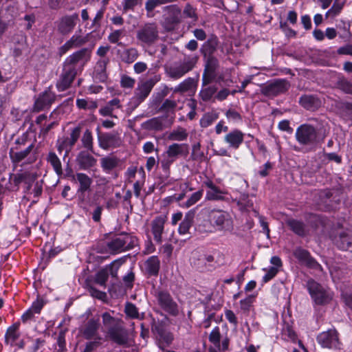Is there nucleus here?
Listing matches in <instances>:
<instances>
[{
	"label": "nucleus",
	"instance_id": "obj_7",
	"mask_svg": "<svg viewBox=\"0 0 352 352\" xmlns=\"http://www.w3.org/2000/svg\"><path fill=\"white\" fill-rule=\"evenodd\" d=\"M155 297L158 305L165 311L173 316H177L179 310L177 303L173 300L168 292L159 289L156 290Z\"/></svg>",
	"mask_w": 352,
	"mask_h": 352
},
{
	"label": "nucleus",
	"instance_id": "obj_36",
	"mask_svg": "<svg viewBox=\"0 0 352 352\" xmlns=\"http://www.w3.org/2000/svg\"><path fill=\"white\" fill-rule=\"evenodd\" d=\"M47 162L51 164L57 175L60 176L63 175L61 162L54 152L50 151L48 153L47 156Z\"/></svg>",
	"mask_w": 352,
	"mask_h": 352
},
{
	"label": "nucleus",
	"instance_id": "obj_44",
	"mask_svg": "<svg viewBox=\"0 0 352 352\" xmlns=\"http://www.w3.org/2000/svg\"><path fill=\"white\" fill-rule=\"evenodd\" d=\"M139 56L138 50L135 47L126 49L122 52V60L126 63H133Z\"/></svg>",
	"mask_w": 352,
	"mask_h": 352
},
{
	"label": "nucleus",
	"instance_id": "obj_60",
	"mask_svg": "<svg viewBox=\"0 0 352 352\" xmlns=\"http://www.w3.org/2000/svg\"><path fill=\"white\" fill-rule=\"evenodd\" d=\"M141 0H123L122 6L124 10H133L140 3Z\"/></svg>",
	"mask_w": 352,
	"mask_h": 352
},
{
	"label": "nucleus",
	"instance_id": "obj_14",
	"mask_svg": "<svg viewBox=\"0 0 352 352\" xmlns=\"http://www.w3.org/2000/svg\"><path fill=\"white\" fill-rule=\"evenodd\" d=\"M289 86L287 80L278 79L265 85L262 89V93L268 97H272L285 92Z\"/></svg>",
	"mask_w": 352,
	"mask_h": 352
},
{
	"label": "nucleus",
	"instance_id": "obj_15",
	"mask_svg": "<svg viewBox=\"0 0 352 352\" xmlns=\"http://www.w3.org/2000/svg\"><path fill=\"white\" fill-rule=\"evenodd\" d=\"M98 141L99 146L104 150L118 148L122 144V139L116 132L98 135Z\"/></svg>",
	"mask_w": 352,
	"mask_h": 352
},
{
	"label": "nucleus",
	"instance_id": "obj_32",
	"mask_svg": "<svg viewBox=\"0 0 352 352\" xmlns=\"http://www.w3.org/2000/svg\"><path fill=\"white\" fill-rule=\"evenodd\" d=\"M19 324L14 323L8 328L5 334V342L11 346H14L16 341L19 339L20 333L19 332Z\"/></svg>",
	"mask_w": 352,
	"mask_h": 352
},
{
	"label": "nucleus",
	"instance_id": "obj_8",
	"mask_svg": "<svg viewBox=\"0 0 352 352\" xmlns=\"http://www.w3.org/2000/svg\"><path fill=\"white\" fill-rule=\"evenodd\" d=\"M208 340L213 344V346L209 348V352H223L228 349L230 339L227 336L222 337L217 326L211 331Z\"/></svg>",
	"mask_w": 352,
	"mask_h": 352
},
{
	"label": "nucleus",
	"instance_id": "obj_25",
	"mask_svg": "<svg viewBox=\"0 0 352 352\" xmlns=\"http://www.w3.org/2000/svg\"><path fill=\"white\" fill-rule=\"evenodd\" d=\"M333 242L340 250L352 251V234L350 231L340 232Z\"/></svg>",
	"mask_w": 352,
	"mask_h": 352
},
{
	"label": "nucleus",
	"instance_id": "obj_59",
	"mask_svg": "<svg viewBox=\"0 0 352 352\" xmlns=\"http://www.w3.org/2000/svg\"><path fill=\"white\" fill-rule=\"evenodd\" d=\"M279 270L277 267H270L267 270V273L263 277V280L265 283L268 282L272 279L278 272Z\"/></svg>",
	"mask_w": 352,
	"mask_h": 352
},
{
	"label": "nucleus",
	"instance_id": "obj_13",
	"mask_svg": "<svg viewBox=\"0 0 352 352\" xmlns=\"http://www.w3.org/2000/svg\"><path fill=\"white\" fill-rule=\"evenodd\" d=\"M107 334L109 338L116 344L124 346H131L127 331L121 324V322L109 328L107 330Z\"/></svg>",
	"mask_w": 352,
	"mask_h": 352
},
{
	"label": "nucleus",
	"instance_id": "obj_61",
	"mask_svg": "<svg viewBox=\"0 0 352 352\" xmlns=\"http://www.w3.org/2000/svg\"><path fill=\"white\" fill-rule=\"evenodd\" d=\"M121 85L124 88H131L135 85V80L128 76H124L121 78Z\"/></svg>",
	"mask_w": 352,
	"mask_h": 352
},
{
	"label": "nucleus",
	"instance_id": "obj_47",
	"mask_svg": "<svg viewBox=\"0 0 352 352\" xmlns=\"http://www.w3.org/2000/svg\"><path fill=\"white\" fill-rule=\"evenodd\" d=\"M219 118L218 113L215 112H209L203 116L200 120V125L203 128H207L210 126Z\"/></svg>",
	"mask_w": 352,
	"mask_h": 352
},
{
	"label": "nucleus",
	"instance_id": "obj_4",
	"mask_svg": "<svg viewBox=\"0 0 352 352\" xmlns=\"http://www.w3.org/2000/svg\"><path fill=\"white\" fill-rule=\"evenodd\" d=\"M197 60L196 56H185L182 61L175 62L167 67L166 73L170 78L179 79L194 68Z\"/></svg>",
	"mask_w": 352,
	"mask_h": 352
},
{
	"label": "nucleus",
	"instance_id": "obj_29",
	"mask_svg": "<svg viewBox=\"0 0 352 352\" xmlns=\"http://www.w3.org/2000/svg\"><path fill=\"white\" fill-rule=\"evenodd\" d=\"M99 318L90 319L82 329V334L83 337L87 340L95 338L97 334V331L99 328Z\"/></svg>",
	"mask_w": 352,
	"mask_h": 352
},
{
	"label": "nucleus",
	"instance_id": "obj_62",
	"mask_svg": "<svg viewBox=\"0 0 352 352\" xmlns=\"http://www.w3.org/2000/svg\"><path fill=\"white\" fill-rule=\"evenodd\" d=\"M151 331L155 335V337H156L159 334L162 333V332L165 331L166 330L164 329L162 324H161L160 322H156L153 320L152 325H151Z\"/></svg>",
	"mask_w": 352,
	"mask_h": 352
},
{
	"label": "nucleus",
	"instance_id": "obj_43",
	"mask_svg": "<svg viewBox=\"0 0 352 352\" xmlns=\"http://www.w3.org/2000/svg\"><path fill=\"white\" fill-rule=\"evenodd\" d=\"M32 148H33V144H30L23 151H18V152H15V153H10L11 159L15 163L21 162L23 160H25L28 157V156L30 154Z\"/></svg>",
	"mask_w": 352,
	"mask_h": 352
},
{
	"label": "nucleus",
	"instance_id": "obj_48",
	"mask_svg": "<svg viewBox=\"0 0 352 352\" xmlns=\"http://www.w3.org/2000/svg\"><path fill=\"white\" fill-rule=\"evenodd\" d=\"M224 192L217 186L208 190L206 195V199L208 200L219 201L224 199Z\"/></svg>",
	"mask_w": 352,
	"mask_h": 352
},
{
	"label": "nucleus",
	"instance_id": "obj_49",
	"mask_svg": "<svg viewBox=\"0 0 352 352\" xmlns=\"http://www.w3.org/2000/svg\"><path fill=\"white\" fill-rule=\"evenodd\" d=\"M124 313L128 318L132 319H142L140 317L138 309L131 302H126L124 307Z\"/></svg>",
	"mask_w": 352,
	"mask_h": 352
},
{
	"label": "nucleus",
	"instance_id": "obj_20",
	"mask_svg": "<svg viewBox=\"0 0 352 352\" xmlns=\"http://www.w3.org/2000/svg\"><path fill=\"white\" fill-rule=\"evenodd\" d=\"M189 146L187 144L174 143L168 146L166 150V155L168 157V164L173 163L179 157H185L188 155Z\"/></svg>",
	"mask_w": 352,
	"mask_h": 352
},
{
	"label": "nucleus",
	"instance_id": "obj_18",
	"mask_svg": "<svg viewBox=\"0 0 352 352\" xmlns=\"http://www.w3.org/2000/svg\"><path fill=\"white\" fill-rule=\"evenodd\" d=\"M245 133L238 129L228 131L223 138V142L230 149L237 150L244 141Z\"/></svg>",
	"mask_w": 352,
	"mask_h": 352
},
{
	"label": "nucleus",
	"instance_id": "obj_50",
	"mask_svg": "<svg viewBox=\"0 0 352 352\" xmlns=\"http://www.w3.org/2000/svg\"><path fill=\"white\" fill-rule=\"evenodd\" d=\"M217 87L214 85L202 88L199 92V96L204 101H209L217 92Z\"/></svg>",
	"mask_w": 352,
	"mask_h": 352
},
{
	"label": "nucleus",
	"instance_id": "obj_16",
	"mask_svg": "<svg viewBox=\"0 0 352 352\" xmlns=\"http://www.w3.org/2000/svg\"><path fill=\"white\" fill-rule=\"evenodd\" d=\"M73 180L78 184L76 194L78 199L83 201L85 192L90 190L92 179L85 173H77L73 176Z\"/></svg>",
	"mask_w": 352,
	"mask_h": 352
},
{
	"label": "nucleus",
	"instance_id": "obj_28",
	"mask_svg": "<svg viewBox=\"0 0 352 352\" xmlns=\"http://www.w3.org/2000/svg\"><path fill=\"white\" fill-rule=\"evenodd\" d=\"M108 63L109 58H101L96 63L93 72V76L96 80L104 82L107 80L106 68Z\"/></svg>",
	"mask_w": 352,
	"mask_h": 352
},
{
	"label": "nucleus",
	"instance_id": "obj_17",
	"mask_svg": "<svg viewBox=\"0 0 352 352\" xmlns=\"http://www.w3.org/2000/svg\"><path fill=\"white\" fill-rule=\"evenodd\" d=\"M78 20V14L76 13L63 16L56 22L57 30L62 34H69L73 31Z\"/></svg>",
	"mask_w": 352,
	"mask_h": 352
},
{
	"label": "nucleus",
	"instance_id": "obj_27",
	"mask_svg": "<svg viewBox=\"0 0 352 352\" xmlns=\"http://www.w3.org/2000/svg\"><path fill=\"white\" fill-rule=\"evenodd\" d=\"M286 224L294 234L299 236L304 237L309 234L308 226L302 221L289 219L286 221Z\"/></svg>",
	"mask_w": 352,
	"mask_h": 352
},
{
	"label": "nucleus",
	"instance_id": "obj_22",
	"mask_svg": "<svg viewBox=\"0 0 352 352\" xmlns=\"http://www.w3.org/2000/svg\"><path fill=\"white\" fill-rule=\"evenodd\" d=\"M90 151H80L76 158V162L82 170H89L96 165L97 160Z\"/></svg>",
	"mask_w": 352,
	"mask_h": 352
},
{
	"label": "nucleus",
	"instance_id": "obj_37",
	"mask_svg": "<svg viewBox=\"0 0 352 352\" xmlns=\"http://www.w3.org/2000/svg\"><path fill=\"white\" fill-rule=\"evenodd\" d=\"M194 214L192 212H188L183 221L179 224L178 232L180 234L184 235L188 233L189 230L192 224Z\"/></svg>",
	"mask_w": 352,
	"mask_h": 352
},
{
	"label": "nucleus",
	"instance_id": "obj_34",
	"mask_svg": "<svg viewBox=\"0 0 352 352\" xmlns=\"http://www.w3.org/2000/svg\"><path fill=\"white\" fill-rule=\"evenodd\" d=\"M300 104L308 110L314 111L320 105V100L311 95H305L300 98Z\"/></svg>",
	"mask_w": 352,
	"mask_h": 352
},
{
	"label": "nucleus",
	"instance_id": "obj_39",
	"mask_svg": "<svg viewBox=\"0 0 352 352\" xmlns=\"http://www.w3.org/2000/svg\"><path fill=\"white\" fill-rule=\"evenodd\" d=\"M188 133L184 128L178 127L173 129L168 135V138L172 141H184L187 139Z\"/></svg>",
	"mask_w": 352,
	"mask_h": 352
},
{
	"label": "nucleus",
	"instance_id": "obj_33",
	"mask_svg": "<svg viewBox=\"0 0 352 352\" xmlns=\"http://www.w3.org/2000/svg\"><path fill=\"white\" fill-rule=\"evenodd\" d=\"M120 164V160L113 156L104 157L100 160V166L105 173H110Z\"/></svg>",
	"mask_w": 352,
	"mask_h": 352
},
{
	"label": "nucleus",
	"instance_id": "obj_26",
	"mask_svg": "<svg viewBox=\"0 0 352 352\" xmlns=\"http://www.w3.org/2000/svg\"><path fill=\"white\" fill-rule=\"evenodd\" d=\"M55 100V95L50 90H46L39 95L34 102V109L41 111L47 108Z\"/></svg>",
	"mask_w": 352,
	"mask_h": 352
},
{
	"label": "nucleus",
	"instance_id": "obj_23",
	"mask_svg": "<svg viewBox=\"0 0 352 352\" xmlns=\"http://www.w3.org/2000/svg\"><path fill=\"white\" fill-rule=\"evenodd\" d=\"M322 9H327L333 1L331 8L326 12V17L334 18L338 16L342 11L345 0H318Z\"/></svg>",
	"mask_w": 352,
	"mask_h": 352
},
{
	"label": "nucleus",
	"instance_id": "obj_31",
	"mask_svg": "<svg viewBox=\"0 0 352 352\" xmlns=\"http://www.w3.org/2000/svg\"><path fill=\"white\" fill-rule=\"evenodd\" d=\"M144 267L149 276H157L160 268V261L157 256H151L145 261Z\"/></svg>",
	"mask_w": 352,
	"mask_h": 352
},
{
	"label": "nucleus",
	"instance_id": "obj_46",
	"mask_svg": "<svg viewBox=\"0 0 352 352\" xmlns=\"http://www.w3.org/2000/svg\"><path fill=\"white\" fill-rule=\"evenodd\" d=\"M203 190H198L191 195L187 201L182 202L179 206L188 208L197 203L203 196Z\"/></svg>",
	"mask_w": 352,
	"mask_h": 352
},
{
	"label": "nucleus",
	"instance_id": "obj_64",
	"mask_svg": "<svg viewBox=\"0 0 352 352\" xmlns=\"http://www.w3.org/2000/svg\"><path fill=\"white\" fill-rule=\"evenodd\" d=\"M173 247L170 243H166V244L163 245L160 249V251L162 254H165L167 258L170 257V256L172 255V253H173Z\"/></svg>",
	"mask_w": 352,
	"mask_h": 352
},
{
	"label": "nucleus",
	"instance_id": "obj_21",
	"mask_svg": "<svg viewBox=\"0 0 352 352\" xmlns=\"http://www.w3.org/2000/svg\"><path fill=\"white\" fill-rule=\"evenodd\" d=\"M76 74V72H74L73 69L64 65L63 72L56 82L58 90L59 91H63L67 89L70 87Z\"/></svg>",
	"mask_w": 352,
	"mask_h": 352
},
{
	"label": "nucleus",
	"instance_id": "obj_35",
	"mask_svg": "<svg viewBox=\"0 0 352 352\" xmlns=\"http://www.w3.org/2000/svg\"><path fill=\"white\" fill-rule=\"evenodd\" d=\"M218 45V38L214 35H211L208 40L202 45L201 51L205 55L211 54L215 50Z\"/></svg>",
	"mask_w": 352,
	"mask_h": 352
},
{
	"label": "nucleus",
	"instance_id": "obj_12",
	"mask_svg": "<svg viewBox=\"0 0 352 352\" xmlns=\"http://www.w3.org/2000/svg\"><path fill=\"white\" fill-rule=\"evenodd\" d=\"M89 53L87 49H82L67 58L65 61V66L70 67L76 72L81 69L89 59Z\"/></svg>",
	"mask_w": 352,
	"mask_h": 352
},
{
	"label": "nucleus",
	"instance_id": "obj_5",
	"mask_svg": "<svg viewBox=\"0 0 352 352\" xmlns=\"http://www.w3.org/2000/svg\"><path fill=\"white\" fill-rule=\"evenodd\" d=\"M307 289L316 304L323 305L328 303L333 298V293L314 280L307 282Z\"/></svg>",
	"mask_w": 352,
	"mask_h": 352
},
{
	"label": "nucleus",
	"instance_id": "obj_56",
	"mask_svg": "<svg viewBox=\"0 0 352 352\" xmlns=\"http://www.w3.org/2000/svg\"><path fill=\"white\" fill-rule=\"evenodd\" d=\"M162 4V0H147L145 3V9L148 13L151 12L153 10Z\"/></svg>",
	"mask_w": 352,
	"mask_h": 352
},
{
	"label": "nucleus",
	"instance_id": "obj_10",
	"mask_svg": "<svg viewBox=\"0 0 352 352\" xmlns=\"http://www.w3.org/2000/svg\"><path fill=\"white\" fill-rule=\"evenodd\" d=\"M296 138L300 144H313L317 142L318 133L313 126L305 124L297 128Z\"/></svg>",
	"mask_w": 352,
	"mask_h": 352
},
{
	"label": "nucleus",
	"instance_id": "obj_11",
	"mask_svg": "<svg viewBox=\"0 0 352 352\" xmlns=\"http://www.w3.org/2000/svg\"><path fill=\"white\" fill-rule=\"evenodd\" d=\"M164 25L167 30H172L180 22L181 9L177 5H170L163 8Z\"/></svg>",
	"mask_w": 352,
	"mask_h": 352
},
{
	"label": "nucleus",
	"instance_id": "obj_30",
	"mask_svg": "<svg viewBox=\"0 0 352 352\" xmlns=\"http://www.w3.org/2000/svg\"><path fill=\"white\" fill-rule=\"evenodd\" d=\"M122 107L120 100L118 98H113L109 101L105 106L101 107L99 110L100 115L103 116H110L117 118L113 113Z\"/></svg>",
	"mask_w": 352,
	"mask_h": 352
},
{
	"label": "nucleus",
	"instance_id": "obj_57",
	"mask_svg": "<svg viewBox=\"0 0 352 352\" xmlns=\"http://www.w3.org/2000/svg\"><path fill=\"white\" fill-rule=\"evenodd\" d=\"M225 317L228 321L232 324L234 327H236L238 325V320L235 314L230 309L225 311Z\"/></svg>",
	"mask_w": 352,
	"mask_h": 352
},
{
	"label": "nucleus",
	"instance_id": "obj_9",
	"mask_svg": "<svg viewBox=\"0 0 352 352\" xmlns=\"http://www.w3.org/2000/svg\"><path fill=\"white\" fill-rule=\"evenodd\" d=\"M157 79H150L139 83L135 91V94L130 100L133 107H137L149 95Z\"/></svg>",
	"mask_w": 352,
	"mask_h": 352
},
{
	"label": "nucleus",
	"instance_id": "obj_40",
	"mask_svg": "<svg viewBox=\"0 0 352 352\" xmlns=\"http://www.w3.org/2000/svg\"><path fill=\"white\" fill-rule=\"evenodd\" d=\"M156 339L158 346L162 349H164L165 347L172 342L173 336L170 332L165 331L156 336Z\"/></svg>",
	"mask_w": 352,
	"mask_h": 352
},
{
	"label": "nucleus",
	"instance_id": "obj_6",
	"mask_svg": "<svg viewBox=\"0 0 352 352\" xmlns=\"http://www.w3.org/2000/svg\"><path fill=\"white\" fill-rule=\"evenodd\" d=\"M316 340L322 348L339 350L341 347L338 333L335 329L321 332L318 335Z\"/></svg>",
	"mask_w": 352,
	"mask_h": 352
},
{
	"label": "nucleus",
	"instance_id": "obj_2",
	"mask_svg": "<svg viewBox=\"0 0 352 352\" xmlns=\"http://www.w3.org/2000/svg\"><path fill=\"white\" fill-rule=\"evenodd\" d=\"M138 243L135 236L127 233L114 235L106 243L107 252L117 254L133 249Z\"/></svg>",
	"mask_w": 352,
	"mask_h": 352
},
{
	"label": "nucleus",
	"instance_id": "obj_53",
	"mask_svg": "<svg viewBox=\"0 0 352 352\" xmlns=\"http://www.w3.org/2000/svg\"><path fill=\"white\" fill-rule=\"evenodd\" d=\"M124 36V30H116L113 31L108 36V40L110 43L118 44V45H121V43H119L120 38Z\"/></svg>",
	"mask_w": 352,
	"mask_h": 352
},
{
	"label": "nucleus",
	"instance_id": "obj_42",
	"mask_svg": "<svg viewBox=\"0 0 352 352\" xmlns=\"http://www.w3.org/2000/svg\"><path fill=\"white\" fill-rule=\"evenodd\" d=\"M195 86V81L192 78H187L174 88V92L184 93L190 91Z\"/></svg>",
	"mask_w": 352,
	"mask_h": 352
},
{
	"label": "nucleus",
	"instance_id": "obj_41",
	"mask_svg": "<svg viewBox=\"0 0 352 352\" xmlns=\"http://www.w3.org/2000/svg\"><path fill=\"white\" fill-rule=\"evenodd\" d=\"M87 42V38L82 36L76 33L72 36V38L65 43L63 47L69 50L72 47H79Z\"/></svg>",
	"mask_w": 352,
	"mask_h": 352
},
{
	"label": "nucleus",
	"instance_id": "obj_1",
	"mask_svg": "<svg viewBox=\"0 0 352 352\" xmlns=\"http://www.w3.org/2000/svg\"><path fill=\"white\" fill-rule=\"evenodd\" d=\"M208 221L216 232L223 234H230L234 230V220L231 214L226 210L212 209L208 213Z\"/></svg>",
	"mask_w": 352,
	"mask_h": 352
},
{
	"label": "nucleus",
	"instance_id": "obj_52",
	"mask_svg": "<svg viewBox=\"0 0 352 352\" xmlns=\"http://www.w3.org/2000/svg\"><path fill=\"white\" fill-rule=\"evenodd\" d=\"M102 322L104 327L108 329L113 325L118 324L120 322L119 319L112 317L108 312H105L102 314Z\"/></svg>",
	"mask_w": 352,
	"mask_h": 352
},
{
	"label": "nucleus",
	"instance_id": "obj_54",
	"mask_svg": "<svg viewBox=\"0 0 352 352\" xmlns=\"http://www.w3.org/2000/svg\"><path fill=\"white\" fill-rule=\"evenodd\" d=\"M109 275L108 272L105 270H100L96 276V282L100 285H103L105 284L108 279Z\"/></svg>",
	"mask_w": 352,
	"mask_h": 352
},
{
	"label": "nucleus",
	"instance_id": "obj_51",
	"mask_svg": "<svg viewBox=\"0 0 352 352\" xmlns=\"http://www.w3.org/2000/svg\"><path fill=\"white\" fill-rule=\"evenodd\" d=\"M225 116L229 122L232 124H239L242 122L243 118L241 115L234 109H229L225 113Z\"/></svg>",
	"mask_w": 352,
	"mask_h": 352
},
{
	"label": "nucleus",
	"instance_id": "obj_63",
	"mask_svg": "<svg viewBox=\"0 0 352 352\" xmlns=\"http://www.w3.org/2000/svg\"><path fill=\"white\" fill-rule=\"evenodd\" d=\"M254 297L252 296H249L247 298L240 300L241 308L243 310L247 311L249 310L251 305L253 302Z\"/></svg>",
	"mask_w": 352,
	"mask_h": 352
},
{
	"label": "nucleus",
	"instance_id": "obj_58",
	"mask_svg": "<svg viewBox=\"0 0 352 352\" xmlns=\"http://www.w3.org/2000/svg\"><path fill=\"white\" fill-rule=\"evenodd\" d=\"M57 345H58V352H65L66 351V342L65 338L64 333H61L58 336L57 338Z\"/></svg>",
	"mask_w": 352,
	"mask_h": 352
},
{
	"label": "nucleus",
	"instance_id": "obj_55",
	"mask_svg": "<svg viewBox=\"0 0 352 352\" xmlns=\"http://www.w3.org/2000/svg\"><path fill=\"white\" fill-rule=\"evenodd\" d=\"M338 87L344 93L352 94V83L349 81L342 79L338 82Z\"/></svg>",
	"mask_w": 352,
	"mask_h": 352
},
{
	"label": "nucleus",
	"instance_id": "obj_19",
	"mask_svg": "<svg viewBox=\"0 0 352 352\" xmlns=\"http://www.w3.org/2000/svg\"><path fill=\"white\" fill-rule=\"evenodd\" d=\"M166 221V216L160 215L155 217L151 222V232L153 236L154 241L158 244L162 243V235L164 232Z\"/></svg>",
	"mask_w": 352,
	"mask_h": 352
},
{
	"label": "nucleus",
	"instance_id": "obj_24",
	"mask_svg": "<svg viewBox=\"0 0 352 352\" xmlns=\"http://www.w3.org/2000/svg\"><path fill=\"white\" fill-rule=\"evenodd\" d=\"M294 256L300 262L304 263L308 267L316 269L321 270V265L313 258L309 252L301 248H296L294 252Z\"/></svg>",
	"mask_w": 352,
	"mask_h": 352
},
{
	"label": "nucleus",
	"instance_id": "obj_3",
	"mask_svg": "<svg viewBox=\"0 0 352 352\" xmlns=\"http://www.w3.org/2000/svg\"><path fill=\"white\" fill-rule=\"evenodd\" d=\"M159 28L156 23H146L136 31V38L140 45L150 47L159 38Z\"/></svg>",
	"mask_w": 352,
	"mask_h": 352
},
{
	"label": "nucleus",
	"instance_id": "obj_45",
	"mask_svg": "<svg viewBox=\"0 0 352 352\" xmlns=\"http://www.w3.org/2000/svg\"><path fill=\"white\" fill-rule=\"evenodd\" d=\"M81 142L82 146L85 148V151H90V152L94 153V142H93V136L91 132L87 129L81 138Z\"/></svg>",
	"mask_w": 352,
	"mask_h": 352
},
{
	"label": "nucleus",
	"instance_id": "obj_38",
	"mask_svg": "<svg viewBox=\"0 0 352 352\" xmlns=\"http://www.w3.org/2000/svg\"><path fill=\"white\" fill-rule=\"evenodd\" d=\"M80 134V129L79 127L74 128L69 137L63 138L62 142L67 146L70 151L72 148L75 145L76 142L78 141Z\"/></svg>",
	"mask_w": 352,
	"mask_h": 352
}]
</instances>
